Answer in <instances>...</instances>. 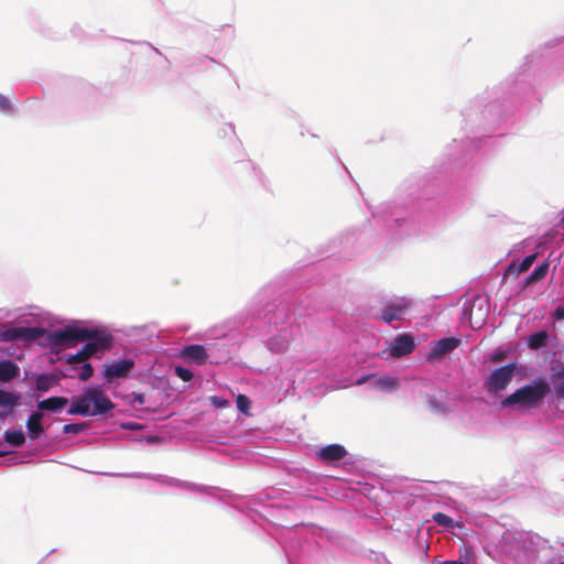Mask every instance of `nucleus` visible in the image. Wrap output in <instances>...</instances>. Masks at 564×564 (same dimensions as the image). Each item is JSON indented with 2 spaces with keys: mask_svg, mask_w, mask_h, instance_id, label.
Here are the masks:
<instances>
[{
  "mask_svg": "<svg viewBox=\"0 0 564 564\" xmlns=\"http://www.w3.org/2000/svg\"><path fill=\"white\" fill-rule=\"evenodd\" d=\"M48 341L53 346L74 347L77 343L87 341L76 354L69 355L66 362L69 365L85 362L97 352L110 349L112 336L97 328L65 327L48 334Z\"/></svg>",
  "mask_w": 564,
  "mask_h": 564,
  "instance_id": "f257e3e1",
  "label": "nucleus"
},
{
  "mask_svg": "<svg viewBox=\"0 0 564 564\" xmlns=\"http://www.w3.org/2000/svg\"><path fill=\"white\" fill-rule=\"evenodd\" d=\"M115 408L113 402L99 387L87 388L80 395L73 398L69 415L96 416Z\"/></svg>",
  "mask_w": 564,
  "mask_h": 564,
  "instance_id": "f03ea898",
  "label": "nucleus"
},
{
  "mask_svg": "<svg viewBox=\"0 0 564 564\" xmlns=\"http://www.w3.org/2000/svg\"><path fill=\"white\" fill-rule=\"evenodd\" d=\"M551 391L550 384L545 379L539 378L532 382L516 390L513 393L502 400V408L519 404L522 408H534L539 405L546 394Z\"/></svg>",
  "mask_w": 564,
  "mask_h": 564,
  "instance_id": "7ed1b4c3",
  "label": "nucleus"
},
{
  "mask_svg": "<svg viewBox=\"0 0 564 564\" xmlns=\"http://www.w3.org/2000/svg\"><path fill=\"white\" fill-rule=\"evenodd\" d=\"M514 371L513 365L502 366L495 369L485 382V387L489 391H501L511 381Z\"/></svg>",
  "mask_w": 564,
  "mask_h": 564,
  "instance_id": "20e7f679",
  "label": "nucleus"
},
{
  "mask_svg": "<svg viewBox=\"0 0 564 564\" xmlns=\"http://www.w3.org/2000/svg\"><path fill=\"white\" fill-rule=\"evenodd\" d=\"M134 361L131 359H122L106 365L104 369V378L107 382H112L115 379L126 378L133 369Z\"/></svg>",
  "mask_w": 564,
  "mask_h": 564,
  "instance_id": "39448f33",
  "label": "nucleus"
},
{
  "mask_svg": "<svg viewBox=\"0 0 564 564\" xmlns=\"http://www.w3.org/2000/svg\"><path fill=\"white\" fill-rule=\"evenodd\" d=\"M42 333L43 329L39 327H13L2 332L0 338L3 341H13L17 339L32 340L36 339Z\"/></svg>",
  "mask_w": 564,
  "mask_h": 564,
  "instance_id": "423d86ee",
  "label": "nucleus"
},
{
  "mask_svg": "<svg viewBox=\"0 0 564 564\" xmlns=\"http://www.w3.org/2000/svg\"><path fill=\"white\" fill-rule=\"evenodd\" d=\"M415 347L414 339L411 335L403 334L394 338L390 345V356L402 357L411 354Z\"/></svg>",
  "mask_w": 564,
  "mask_h": 564,
  "instance_id": "0eeeda50",
  "label": "nucleus"
},
{
  "mask_svg": "<svg viewBox=\"0 0 564 564\" xmlns=\"http://www.w3.org/2000/svg\"><path fill=\"white\" fill-rule=\"evenodd\" d=\"M460 340L456 337H446L434 343L433 347L429 352L430 359H438L444 355L453 351L458 345Z\"/></svg>",
  "mask_w": 564,
  "mask_h": 564,
  "instance_id": "6e6552de",
  "label": "nucleus"
},
{
  "mask_svg": "<svg viewBox=\"0 0 564 564\" xmlns=\"http://www.w3.org/2000/svg\"><path fill=\"white\" fill-rule=\"evenodd\" d=\"M347 455V451L339 444H330L318 449L316 456L319 460L325 463L336 462L343 459Z\"/></svg>",
  "mask_w": 564,
  "mask_h": 564,
  "instance_id": "1a4fd4ad",
  "label": "nucleus"
},
{
  "mask_svg": "<svg viewBox=\"0 0 564 564\" xmlns=\"http://www.w3.org/2000/svg\"><path fill=\"white\" fill-rule=\"evenodd\" d=\"M181 356L197 365H204L207 361L208 355L202 345H189L182 349Z\"/></svg>",
  "mask_w": 564,
  "mask_h": 564,
  "instance_id": "9d476101",
  "label": "nucleus"
},
{
  "mask_svg": "<svg viewBox=\"0 0 564 564\" xmlns=\"http://www.w3.org/2000/svg\"><path fill=\"white\" fill-rule=\"evenodd\" d=\"M68 404V399L65 397H51L37 403V408L44 411H59Z\"/></svg>",
  "mask_w": 564,
  "mask_h": 564,
  "instance_id": "9b49d317",
  "label": "nucleus"
},
{
  "mask_svg": "<svg viewBox=\"0 0 564 564\" xmlns=\"http://www.w3.org/2000/svg\"><path fill=\"white\" fill-rule=\"evenodd\" d=\"M20 373L19 367L11 360L0 361V381L8 382Z\"/></svg>",
  "mask_w": 564,
  "mask_h": 564,
  "instance_id": "f8f14e48",
  "label": "nucleus"
},
{
  "mask_svg": "<svg viewBox=\"0 0 564 564\" xmlns=\"http://www.w3.org/2000/svg\"><path fill=\"white\" fill-rule=\"evenodd\" d=\"M42 417L43 414L41 412H33L28 419L26 427L32 438L40 437V435H42L44 432L43 426L41 424Z\"/></svg>",
  "mask_w": 564,
  "mask_h": 564,
  "instance_id": "ddd939ff",
  "label": "nucleus"
},
{
  "mask_svg": "<svg viewBox=\"0 0 564 564\" xmlns=\"http://www.w3.org/2000/svg\"><path fill=\"white\" fill-rule=\"evenodd\" d=\"M551 380L553 382L556 397L558 399H564V365L552 369Z\"/></svg>",
  "mask_w": 564,
  "mask_h": 564,
  "instance_id": "4468645a",
  "label": "nucleus"
},
{
  "mask_svg": "<svg viewBox=\"0 0 564 564\" xmlns=\"http://www.w3.org/2000/svg\"><path fill=\"white\" fill-rule=\"evenodd\" d=\"M410 305L411 301L404 297L390 301V322L399 319L401 315L406 312Z\"/></svg>",
  "mask_w": 564,
  "mask_h": 564,
  "instance_id": "2eb2a0df",
  "label": "nucleus"
},
{
  "mask_svg": "<svg viewBox=\"0 0 564 564\" xmlns=\"http://www.w3.org/2000/svg\"><path fill=\"white\" fill-rule=\"evenodd\" d=\"M536 259V253L527 256L519 265H516V263H511L506 271V274H516L519 275L520 273L527 272L533 262Z\"/></svg>",
  "mask_w": 564,
  "mask_h": 564,
  "instance_id": "dca6fc26",
  "label": "nucleus"
},
{
  "mask_svg": "<svg viewBox=\"0 0 564 564\" xmlns=\"http://www.w3.org/2000/svg\"><path fill=\"white\" fill-rule=\"evenodd\" d=\"M549 262L547 261H544L543 263H541L540 265H538L525 279L524 281V285L528 286V285H531L542 279H544L547 274V271H549Z\"/></svg>",
  "mask_w": 564,
  "mask_h": 564,
  "instance_id": "f3484780",
  "label": "nucleus"
},
{
  "mask_svg": "<svg viewBox=\"0 0 564 564\" xmlns=\"http://www.w3.org/2000/svg\"><path fill=\"white\" fill-rule=\"evenodd\" d=\"M57 383V379L53 375H41L36 378L35 388L41 392L48 391Z\"/></svg>",
  "mask_w": 564,
  "mask_h": 564,
  "instance_id": "a211bd4d",
  "label": "nucleus"
},
{
  "mask_svg": "<svg viewBox=\"0 0 564 564\" xmlns=\"http://www.w3.org/2000/svg\"><path fill=\"white\" fill-rule=\"evenodd\" d=\"M19 399L20 398L18 394H14L12 392H8L4 390H0V406L11 409V408L18 405Z\"/></svg>",
  "mask_w": 564,
  "mask_h": 564,
  "instance_id": "6ab92c4d",
  "label": "nucleus"
},
{
  "mask_svg": "<svg viewBox=\"0 0 564 564\" xmlns=\"http://www.w3.org/2000/svg\"><path fill=\"white\" fill-rule=\"evenodd\" d=\"M4 440L12 446L19 447L24 444L25 436L22 431H7Z\"/></svg>",
  "mask_w": 564,
  "mask_h": 564,
  "instance_id": "aec40b11",
  "label": "nucleus"
},
{
  "mask_svg": "<svg viewBox=\"0 0 564 564\" xmlns=\"http://www.w3.org/2000/svg\"><path fill=\"white\" fill-rule=\"evenodd\" d=\"M547 335L545 332H538L529 337V347L532 349H539L546 344Z\"/></svg>",
  "mask_w": 564,
  "mask_h": 564,
  "instance_id": "412c9836",
  "label": "nucleus"
},
{
  "mask_svg": "<svg viewBox=\"0 0 564 564\" xmlns=\"http://www.w3.org/2000/svg\"><path fill=\"white\" fill-rule=\"evenodd\" d=\"M87 427L86 423H69L63 426L65 434H79Z\"/></svg>",
  "mask_w": 564,
  "mask_h": 564,
  "instance_id": "4be33fe9",
  "label": "nucleus"
},
{
  "mask_svg": "<svg viewBox=\"0 0 564 564\" xmlns=\"http://www.w3.org/2000/svg\"><path fill=\"white\" fill-rule=\"evenodd\" d=\"M432 518L438 525L446 528L453 527V519L443 512H436Z\"/></svg>",
  "mask_w": 564,
  "mask_h": 564,
  "instance_id": "5701e85b",
  "label": "nucleus"
},
{
  "mask_svg": "<svg viewBox=\"0 0 564 564\" xmlns=\"http://www.w3.org/2000/svg\"><path fill=\"white\" fill-rule=\"evenodd\" d=\"M236 402H237L238 410L240 412L245 413V414H248V410H249L250 404H251L249 398L247 395H245V394H239L237 397Z\"/></svg>",
  "mask_w": 564,
  "mask_h": 564,
  "instance_id": "b1692460",
  "label": "nucleus"
},
{
  "mask_svg": "<svg viewBox=\"0 0 564 564\" xmlns=\"http://www.w3.org/2000/svg\"><path fill=\"white\" fill-rule=\"evenodd\" d=\"M94 373V369H93V366L88 362H85L82 367H80V370L78 372V378L82 380V381H86L88 380Z\"/></svg>",
  "mask_w": 564,
  "mask_h": 564,
  "instance_id": "393cba45",
  "label": "nucleus"
},
{
  "mask_svg": "<svg viewBox=\"0 0 564 564\" xmlns=\"http://www.w3.org/2000/svg\"><path fill=\"white\" fill-rule=\"evenodd\" d=\"M175 373L183 381H189L193 378L192 371L183 367H175Z\"/></svg>",
  "mask_w": 564,
  "mask_h": 564,
  "instance_id": "a878e982",
  "label": "nucleus"
},
{
  "mask_svg": "<svg viewBox=\"0 0 564 564\" xmlns=\"http://www.w3.org/2000/svg\"><path fill=\"white\" fill-rule=\"evenodd\" d=\"M209 401L216 406V408H224L227 406L228 401L225 399H221L217 395H213L209 398Z\"/></svg>",
  "mask_w": 564,
  "mask_h": 564,
  "instance_id": "bb28decb",
  "label": "nucleus"
},
{
  "mask_svg": "<svg viewBox=\"0 0 564 564\" xmlns=\"http://www.w3.org/2000/svg\"><path fill=\"white\" fill-rule=\"evenodd\" d=\"M10 109V101L7 97L0 95V110L8 111Z\"/></svg>",
  "mask_w": 564,
  "mask_h": 564,
  "instance_id": "cd10ccee",
  "label": "nucleus"
},
{
  "mask_svg": "<svg viewBox=\"0 0 564 564\" xmlns=\"http://www.w3.org/2000/svg\"><path fill=\"white\" fill-rule=\"evenodd\" d=\"M553 316L556 318V319H564V306H558L555 308L554 313H553Z\"/></svg>",
  "mask_w": 564,
  "mask_h": 564,
  "instance_id": "c85d7f7f",
  "label": "nucleus"
},
{
  "mask_svg": "<svg viewBox=\"0 0 564 564\" xmlns=\"http://www.w3.org/2000/svg\"><path fill=\"white\" fill-rule=\"evenodd\" d=\"M133 401L138 402L139 404H143L144 403V395L143 394H134Z\"/></svg>",
  "mask_w": 564,
  "mask_h": 564,
  "instance_id": "c756f323",
  "label": "nucleus"
},
{
  "mask_svg": "<svg viewBox=\"0 0 564 564\" xmlns=\"http://www.w3.org/2000/svg\"><path fill=\"white\" fill-rule=\"evenodd\" d=\"M378 383H379L382 388L388 387V377H383V378L379 379V380H378Z\"/></svg>",
  "mask_w": 564,
  "mask_h": 564,
  "instance_id": "7c9ffc66",
  "label": "nucleus"
},
{
  "mask_svg": "<svg viewBox=\"0 0 564 564\" xmlns=\"http://www.w3.org/2000/svg\"><path fill=\"white\" fill-rule=\"evenodd\" d=\"M442 564H467L462 561H444Z\"/></svg>",
  "mask_w": 564,
  "mask_h": 564,
  "instance_id": "2f4dec72",
  "label": "nucleus"
},
{
  "mask_svg": "<svg viewBox=\"0 0 564 564\" xmlns=\"http://www.w3.org/2000/svg\"><path fill=\"white\" fill-rule=\"evenodd\" d=\"M381 318L384 321V322H388V311L387 310H383L381 312Z\"/></svg>",
  "mask_w": 564,
  "mask_h": 564,
  "instance_id": "473e14b6",
  "label": "nucleus"
},
{
  "mask_svg": "<svg viewBox=\"0 0 564 564\" xmlns=\"http://www.w3.org/2000/svg\"><path fill=\"white\" fill-rule=\"evenodd\" d=\"M389 384H390V390H391L394 387L395 381L390 378Z\"/></svg>",
  "mask_w": 564,
  "mask_h": 564,
  "instance_id": "72a5a7b5",
  "label": "nucleus"
},
{
  "mask_svg": "<svg viewBox=\"0 0 564 564\" xmlns=\"http://www.w3.org/2000/svg\"><path fill=\"white\" fill-rule=\"evenodd\" d=\"M465 552H466V554H467V555H468V554H471V550H470V547H466V549H465Z\"/></svg>",
  "mask_w": 564,
  "mask_h": 564,
  "instance_id": "f704fd0d",
  "label": "nucleus"
},
{
  "mask_svg": "<svg viewBox=\"0 0 564 564\" xmlns=\"http://www.w3.org/2000/svg\"><path fill=\"white\" fill-rule=\"evenodd\" d=\"M562 224H564V217L562 218Z\"/></svg>",
  "mask_w": 564,
  "mask_h": 564,
  "instance_id": "c9c22d12",
  "label": "nucleus"
}]
</instances>
